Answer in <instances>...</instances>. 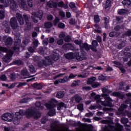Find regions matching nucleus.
<instances>
[{
  "label": "nucleus",
  "instance_id": "obj_1",
  "mask_svg": "<svg viewBox=\"0 0 131 131\" xmlns=\"http://www.w3.org/2000/svg\"><path fill=\"white\" fill-rule=\"evenodd\" d=\"M28 118L34 117V119H38L41 116V113L38 111L35 107H31L28 108L25 112L24 110H20L19 112H16L14 116H16L19 118L22 119L24 116Z\"/></svg>",
  "mask_w": 131,
  "mask_h": 131
},
{
  "label": "nucleus",
  "instance_id": "obj_32",
  "mask_svg": "<svg viewBox=\"0 0 131 131\" xmlns=\"http://www.w3.org/2000/svg\"><path fill=\"white\" fill-rule=\"evenodd\" d=\"M118 36V33L114 31H111L109 34V36L111 38L117 37Z\"/></svg>",
  "mask_w": 131,
  "mask_h": 131
},
{
  "label": "nucleus",
  "instance_id": "obj_55",
  "mask_svg": "<svg viewBox=\"0 0 131 131\" xmlns=\"http://www.w3.org/2000/svg\"><path fill=\"white\" fill-rule=\"evenodd\" d=\"M71 40H72V38H71L70 35H68L64 38V41L66 42H70L71 41Z\"/></svg>",
  "mask_w": 131,
  "mask_h": 131
},
{
  "label": "nucleus",
  "instance_id": "obj_52",
  "mask_svg": "<svg viewBox=\"0 0 131 131\" xmlns=\"http://www.w3.org/2000/svg\"><path fill=\"white\" fill-rule=\"evenodd\" d=\"M29 71L32 73H35V68L33 66H31L29 67Z\"/></svg>",
  "mask_w": 131,
  "mask_h": 131
},
{
  "label": "nucleus",
  "instance_id": "obj_9",
  "mask_svg": "<svg viewBox=\"0 0 131 131\" xmlns=\"http://www.w3.org/2000/svg\"><path fill=\"white\" fill-rule=\"evenodd\" d=\"M16 16L19 25L23 26L25 22L22 15L19 13H17L16 14Z\"/></svg>",
  "mask_w": 131,
  "mask_h": 131
},
{
  "label": "nucleus",
  "instance_id": "obj_33",
  "mask_svg": "<svg viewBox=\"0 0 131 131\" xmlns=\"http://www.w3.org/2000/svg\"><path fill=\"white\" fill-rule=\"evenodd\" d=\"M57 6L59 8H64V9H67L68 6V5H65L63 2L61 1L58 3Z\"/></svg>",
  "mask_w": 131,
  "mask_h": 131
},
{
  "label": "nucleus",
  "instance_id": "obj_46",
  "mask_svg": "<svg viewBox=\"0 0 131 131\" xmlns=\"http://www.w3.org/2000/svg\"><path fill=\"white\" fill-rule=\"evenodd\" d=\"M131 50V46H127L125 47L124 51H123V54L125 55L127 54V52L130 51Z\"/></svg>",
  "mask_w": 131,
  "mask_h": 131
},
{
  "label": "nucleus",
  "instance_id": "obj_48",
  "mask_svg": "<svg viewBox=\"0 0 131 131\" xmlns=\"http://www.w3.org/2000/svg\"><path fill=\"white\" fill-rule=\"evenodd\" d=\"M60 20V18L58 17H56L55 19L53 21L54 26H56L57 24L59 23V21Z\"/></svg>",
  "mask_w": 131,
  "mask_h": 131
},
{
  "label": "nucleus",
  "instance_id": "obj_57",
  "mask_svg": "<svg viewBox=\"0 0 131 131\" xmlns=\"http://www.w3.org/2000/svg\"><path fill=\"white\" fill-rule=\"evenodd\" d=\"M5 17V11L4 10H0V19H4Z\"/></svg>",
  "mask_w": 131,
  "mask_h": 131
},
{
  "label": "nucleus",
  "instance_id": "obj_23",
  "mask_svg": "<svg viewBox=\"0 0 131 131\" xmlns=\"http://www.w3.org/2000/svg\"><path fill=\"white\" fill-rule=\"evenodd\" d=\"M97 78L96 77H93L89 78L87 81L88 84H91V85L94 83L96 80Z\"/></svg>",
  "mask_w": 131,
  "mask_h": 131
},
{
  "label": "nucleus",
  "instance_id": "obj_56",
  "mask_svg": "<svg viewBox=\"0 0 131 131\" xmlns=\"http://www.w3.org/2000/svg\"><path fill=\"white\" fill-rule=\"evenodd\" d=\"M46 59L47 60L49 66H50V65L52 64L53 62H52V60L50 58L49 56H47L46 57Z\"/></svg>",
  "mask_w": 131,
  "mask_h": 131
},
{
  "label": "nucleus",
  "instance_id": "obj_28",
  "mask_svg": "<svg viewBox=\"0 0 131 131\" xmlns=\"http://www.w3.org/2000/svg\"><path fill=\"white\" fill-rule=\"evenodd\" d=\"M111 0H107L106 1L105 6H104V9H110L111 7Z\"/></svg>",
  "mask_w": 131,
  "mask_h": 131
},
{
  "label": "nucleus",
  "instance_id": "obj_36",
  "mask_svg": "<svg viewBox=\"0 0 131 131\" xmlns=\"http://www.w3.org/2000/svg\"><path fill=\"white\" fill-rule=\"evenodd\" d=\"M57 126H58V123L56 121H54L51 124V128L53 130L55 129Z\"/></svg>",
  "mask_w": 131,
  "mask_h": 131
},
{
  "label": "nucleus",
  "instance_id": "obj_62",
  "mask_svg": "<svg viewBox=\"0 0 131 131\" xmlns=\"http://www.w3.org/2000/svg\"><path fill=\"white\" fill-rule=\"evenodd\" d=\"M125 46V44L124 42H122L120 44L118 45V49L119 50L122 49Z\"/></svg>",
  "mask_w": 131,
  "mask_h": 131
},
{
  "label": "nucleus",
  "instance_id": "obj_60",
  "mask_svg": "<svg viewBox=\"0 0 131 131\" xmlns=\"http://www.w3.org/2000/svg\"><path fill=\"white\" fill-rule=\"evenodd\" d=\"M39 53L41 54H45V49L43 47H39Z\"/></svg>",
  "mask_w": 131,
  "mask_h": 131
},
{
  "label": "nucleus",
  "instance_id": "obj_25",
  "mask_svg": "<svg viewBox=\"0 0 131 131\" xmlns=\"http://www.w3.org/2000/svg\"><path fill=\"white\" fill-rule=\"evenodd\" d=\"M44 26L46 29H50L53 27V24L51 21H46L45 23Z\"/></svg>",
  "mask_w": 131,
  "mask_h": 131
},
{
  "label": "nucleus",
  "instance_id": "obj_12",
  "mask_svg": "<svg viewBox=\"0 0 131 131\" xmlns=\"http://www.w3.org/2000/svg\"><path fill=\"white\" fill-rule=\"evenodd\" d=\"M84 56V53L83 52H76L75 53L76 59L78 61H82Z\"/></svg>",
  "mask_w": 131,
  "mask_h": 131
},
{
  "label": "nucleus",
  "instance_id": "obj_64",
  "mask_svg": "<svg viewBox=\"0 0 131 131\" xmlns=\"http://www.w3.org/2000/svg\"><path fill=\"white\" fill-rule=\"evenodd\" d=\"M7 79V76L5 74L2 75L0 77V79H1L3 81H6Z\"/></svg>",
  "mask_w": 131,
  "mask_h": 131
},
{
  "label": "nucleus",
  "instance_id": "obj_29",
  "mask_svg": "<svg viewBox=\"0 0 131 131\" xmlns=\"http://www.w3.org/2000/svg\"><path fill=\"white\" fill-rule=\"evenodd\" d=\"M56 114V110L54 108L49 110V111L48 113L49 116H50V117H52V116H53L54 115H55Z\"/></svg>",
  "mask_w": 131,
  "mask_h": 131
},
{
  "label": "nucleus",
  "instance_id": "obj_14",
  "mask_svg": "<svg viewBox=\"0 0 131 131\" xmlns=\"http://www.w3.org/2000/svg\"><path fill=\"white\" fill-rule=\"evenodd\" d=\"M112 96L117 97L120 99H123L125 97L124 94H122L121 93L118 92H115L112 93Z\"/></svg>",
  "mask_w": 131,
  "mask_h": 131
},
{
  "label": "nucleus",
  "instance_id": "obj_44",
  "mask_svg": "<svg viewBox=\"0 0 131 131\" xmlns=\"http://www.w3.org/2000/svg\"><path fill=\"white\" fill-rule=\"evenodd\" d=\"M52 59L54 61L58 60L59 59V54H58V53H55V54H53V55L52 56Z\"/></svg>",
  "mask_w": 131,
  "mask_h": 131
},
{
  "label": "nucleus",
  "instance_id": "obj_35",
  "mask_svg": "<svg viewBox=\"0 0 131 131\" xmlns=\"http://www.w3.org/2000/svg\"><path fill=\"white\" fill-rule=\"evenodd\" d=\"M13 64L17 65V66L24 64V62L21 60H15V61H13Z\"/></svg>",
  "mask_w": 131,
  "mask_h": 131
},
{
  "label": "nucleus",
  "instance_id": "obj_63",
  "mask_svg": "<svg viewBox=\"0 0 131 131\" xmlns=\"http://www.w3.org/2000/svg\"><path fill=\"white\" fill-rule=\"evenodd\" d=\"M69 6L70 7V8L72 9H75L76 8L75 3L73 2L70 3V4L69 5Z\"/></svg>",
  "mask_w": 131,
  "mask_h": 131
},
{
  "label": "nucleus",
  "instance_id": "obj_41",
  "mask_svg": "<svg viewBox=\"0 0 131 131\" xmlns=\"http://www.w3.org/2000/svg\"><path fill=\"white\" fill-rule=\"evenodd\" d=\"M77 108L79 111L82 112L84 110V105L82 103H80L77 105Z\"/></svg>",
  "mask_w": 131,
  "mask_h": 131
},
{
  "label": "nucleus",
  "instance_id": "obj_38",
  "mask_svg": "<svg viewBox=\"0 0 131 131\" xmlns=\"http://www.w3.org/2000/svg\"><path fill=\"white\" fill-rule=\"evenodd\" d=\"M91 85L93 89H97V88H99V86H101V83L98 82H95Z\"/></svg>",
  "mask_w": 131,
  "mask_h": 131
},
{
  "label": "nucleus",
  "instance_id": "obj_26",
  "mask_svg": "<svg viewBox=\"0 0 131 131\" xmlns=\"http://www.w3.org/2000/svg\"><path fill=\"white\" fill-rule=\"evenodd\" d=\"M128 12V10L127 9H119L118 10V13L119 15H124Z\"/></svg>",
  "mask_w": 131,
  "mask_h": 131
},
{
  "label": "nucleus",
  "instance_id": "obj_22",
  "mask_svg": "<svg viewBox=\"0 0 131 131\" xmlns=\"http://www.w3.org/2000/svg\"><path fill=\"white\" fill-rule=\"evenodd\" d=\"M35 106L39 110H43L44 107L41 105V102L40 101H36L35 104Z\"/></svg>",
  "mask_w": 131,
  "mask_h": 131
},
{
  "label": "nucleus",
  "instance_id": "obj_6",
  "mask_svg": "<svg viewBox=\"0 0 131 131\" xmlns=\"http://www.w3.org/2000/svg\"><path fill=\"white\" fill-rule=\"evenodd\" d=\"M3 42L5 43V46H11L13 43V39L11 37H7V35L4 36L3 38Z\"/></svg>",
  "mask_w": 131,
  "mask_h": 131
},
{
  "label": "nucleus",
  "instance_id": "obj_17",
  "mask_svg": "<svg viewBox=\"0 0 131 131\" xmlns=\"http://www.w3.org/2000/svg\"><path fill=\"white\" fill-rule=\"evenodd\" d=\"M122 36L123 38H125L127 37L131 36V29H128L126 31L122 33Z\"/></svg>",
  "mask_w": 131,
  "mask_h": 131
},
{
  "label": "nucleus",
  "instance_id": "obj_20",
  "mask_svg": "<svg viewBox=\"0 0 131 131\" xmlns=\"http://www.w3.org/2000/svg\"><path fill=\"white\" fill-rule=\"evenodd\" d=\"M65 94H66V93L63 91H58L56 94V97L58 99H61L63 98Z\"/></svg>",
  "mask_w": 131,
  "mask_h": 131
},
{
  "label": "nucleus",
  "instance_id": "obj_40",
  "mask_svg": "<svg viewBox=\"0 0 131 131\" xmlns=\"http://www.w3.org/2000/svg\"><path fill=\"white\" fill-rule=\"evenodd\" d=\"M100 20V16L99 15H96L94 17V21L95 23H99Z\"/></svg>",
  "mask_w": 131,
  "mask_h": 131
},
{
  "label": "nucleus",
  "instance_id": "obj_10",
  "mask_svg": "<svg viewBox=\"0 0 131 131\" xmlns=\"http://www.w3.org/2000/svg\"><path fill=\"white\" fill-rule=\"evenodd\" d=\"M18 2L20 3L19 5L20 8H22L23 10L26 11L29 10V8L26 4L25 0H18Z\"/></svg>",
  "mask_w": 131,
  "mask_h": 131
},
{
  "label": "nucleus",
  "instance_id": "obj_16",
  "mask_svg": "<svg viewBox=\"0 0 131 131\" xmlns=\"http://www.w3.org/2000/svg\"><path fill=\"white\" fill-rule=\"evenodd\" d=\"M47 6L50 8H57V3H54L52 1H50L47 3Z\"/></svg>",
  "mask_w": 131,
  "mask_h": 131
},
{
  "label": "nucleus",
  "instance_id": "obj_49",
  "mask_svg": "<svg viewBox=\"0 0 131 131\" xmlns=\"http://www.w3.org/2000/svg\"><path fill=\"white\" fill-rule=\"evenodd\" d=\"M9 77H10L11 80H15L16 78V74L14 72L11 73L10 75H9Z\"/></svg>",
  "mask_w": 131,
  "mask_h": 131
},
{
  "label": "nucleus",
  "instance_id": "obj_18",
  "mask_svg": "<svg viewBox=\"0 0 131 131\" xmlns=\"http://www.w3.org/2000/svg\"><path fill=\"white\" fill-rule=\"evenodd\" d=\"M64 57L68 60H72L74 59V53L73 52H69V53L64 54Z\"/></svg>",
  "mask_w": 131,
  "mask_h": 131
},
{
  "label": "nucleus",
  "instance_id": "obj_58",
  "mask_svg": "<svg viewBox=\"0 0 131 131\" xmlns=\"http://www.w3.org/2000/svg\"><path fill=\"white\" fill-rule=\"evenodd\" d=\"M28 5L29 7H33L34 6L33 0H28Z\"/></svg>",
  "mask_w": 131,
  "mask_h": 131
},
{
  "label": "nucleus",
  "instance_id": "obj_15",
  "mask_svg": "<svg viewBox=\"0 0 131 131\" xmlns=\"http://www.w3.org/2000/svg\"><path fill=\"white\" fill-rule=\"evenodd\" d=\"M80 49L81 50H85L86 51H90V45H89L87 42L82 43Z\"/></svg>",
  "mask_w": 131,
  "mask_h": 131
},
{
  "label": "nucleus",
  "instance_id": "obj_4",
  "mask_svg": "<svg viewBox=\"0 0 131 131\" xmlns=\"http://www.w3.org/2000/svg\"><path fill=\"white\" fill-rule=\"evenodd\" d=\"M14 118L13 115L10 113H4L2 117V119L6 122H11L13 121Z\"/></svg>",
  "mask_w": 131,
  "mask_h": 131
},
{
  "label": "nucleus",
  "instance_id": "obj_19",
  "mask_svg": "<svg viewBox=\"0 0 131 131\" xmlns=\"http://www.w3.org/2000/svg\"><path fill=\"white\" fill-rule=\"evenodd\" d=\"M20 119L21 118H19V117H18L17 116H15V117L13 119V124L18 125L20 123Z\"/></svg>",
  "mask_w": 131,
  "mask_h": 131
},
{
  "label": "nucleus",
  "instance_id": "obj_13",
  "mask_svg": "<svg viewBox=\"0 0 131 131\" xmlns=\"http://www.w3.org/2000/svg\"><path fill=\"white\" fill-rule=\"evenodd\" d=\"M12 55L10 54V53H7L6 55H4V57H3V60L5 63H9L11 61V58Z\"/></svg>",
  "mask_w": 131,
  "mask_h": 131
},
{
  "label": "nucleus",
  "instance_id": "obj_43",
  "mask_svg": "<svg viewBox=\"0 0 131 131\" xmlns=\"http://www.w3.org/2000/svg\"><path fill=\"white\" fill-rule=\"evenodd\" d=\"M101 107V105H99V106L91 105L89 107V110H96L97 108H100Z\"/></svg>",
  "mask_w": 131,
  "mask_h": 131
},
{
  "label": "nucleus",
  "instance_id": "obj_39",
  "mask_svg": "<svg viewBox=\"0 0 131 131\" xmlns=\"http://www.w3.org/2000/svg\"><path fill=\"white\" fill-rule=\"evenodd\" d=\"M17 83H18V85L16 86V88H17V89H19V88H22V86H25V85H27V83L25 82H17Z\"/></svg>",
  "mask_w": 131,
  "mask_h": 131
},
{
  "label": "nucleus",
  "instance_id": "obj_11",
  "mask_svg": "<svg viewBox=\"0 0 131 131\" xmlns=\"http://www.w3.org/2000/svg\"><path fill=\"white\" fill-rule=\"evenodd\" d=\"M23 19L25 20V23L27 26V28H30V27H32V24L30 22L29 17L27 15L24 14Z\"/></svg>",
  "mask_w": 131,
  "mask_h": 131
},
{
  "label": "nucleus",
  "instance_id": "obj_50",
  "mask_svg": "<svg viewBox=\"0 0 131 131\" xmlns=\"http://www.w3.org/2000/svg\"><path fill=\"white\" fill-rule=\"evenodd\" d=\"M80 81L79 80H77L75 81H74L73 83H72V86L74 87V86H77V85H79V82Z\"/></svg>",
  "mask_w": 131,
  "mask_h": 131
},
{
  "label": "nucleus",
  "instance_id": "obj_47",
  "mask_svg": "<svg viewBox=\"0 0 131 131\" xmlns=\"http://www.w3.org/2000/svg\"><path fill=\"white\" fill-rule=\"evenodd\" d=\"M21 74L23 76H28L29 74L28 70H21Z\"/></svg>",
  "mask_w": 131,
  "mask_h": 131
},
{
  "label": "nucleus",
  "instance_id": "obj_37",
  "mask_svg": "<svg viewBox=\"0 0 131 131\" xmlns=\"http://www.w3.org/2000/svg\"><path fill=\"white\" fill-rule=\"evenodd\" d=\"M74 42L75 45L79 46V47L80 48L83 43V41L75 39L74 40Z\"/></svg>",
  "mask_w": 131,
  "mask_h": 131
},
{
  "label": "nucleus",
  "instance_id": "obj_24",
  "mask_svg": "<svg viewBox=\"0 0 131 131\" xmlns=\"http://www.w3.org/2000/svg\"><path fill=\"white\" fill-rule=\"evenodd\" d=\"M73 98L75 99V101L77 103H79L82 100V97L78 95L74 96Z\"/></svg>",
  "mask_w": 131,
  "mask_h": 131
},
{
  "label": "nucleus",
  "instance_id": "obj_27",
  "mask_svg": "<svg viewBox=\"0 0 131 131\" xmlns=\"http://www.w3.org/2000/svg\"><path fill=\"white\" fill-rule=\"evenodd\" d=\"M125 56L123 58L124 62H127L129 60V58H131V53L130 52H128V53H126L124 54Z\"/></svg>",
  "mask_w": 131,
  "mask_h": 131
},
{
  "label": "nucleus",
  "instance_id": "obj_53",
  "mask_svg": "<svg viewBox=\"0 0 131 131\" xmlns=\"http://www.w3.org/2000/svg\"><path fill=\"white\" fill-rule=\"evenodd\" d=\"M58 27L59 29H64L66 27V25L63 23H60L58 25Z\"/></svg>",
  "mask_w": 131,
  "mask_h": 131
},
{
  "label": "nucleus",
  "instance_id": "obj_45",
  "mask_svg": "<svg viewBox=\"0 0 131 131\" xmlns=\"http://www.w3.org/2000/svg\"><path fill=\"white\" fill-rule=\"evenodd\" d=\"M121 122L123 124H126L128 122V119L127 118H122Z\"/></svg>",
  "mask_w": 131,
  "mask_h": 131
},
{
  "label": "nucleus",
  "instance_id": "obj_61",
  "mask_svg": "<svg viewBox=\"0 0 131 131\" xmlns=\"http://www.w3.org/2000/svg\"><path fill=\"white\" fill-rule=\"evenodd\" d=\"M92 45L93 46L97 47L99 46V43H98V41L96 40H93L92 42Z\"/></svg>",
  "mask_w": 131,
  "mask_h": 131
},
{
  "label": "nucleus",
  "instance_id": "obj_2",
  "mask_svg": "<svg viewBox=\"0 0 131 131\" xmlns=\"http://www.w3.org/2000/svg\"><path fill=\"white\" fill-rule=\"evenodd\" d=\"M57 103L58 101L53 98L51 99V100L49 101L48 103H45V106L48 110H50L55 108Z\"/></svg>",
  "mask_w": 131,
  "mask_h": 131
},
{
  "label": "nucleus",
  "instance_id": "obj_51",
  "mask_svg": "<svg viewBox=\"0 0 131 131\" xmlns=\"http://www.w3.org/2000/svg\"><path fill=\"white\" fill-rule=\"evenodd\" d=\"M90 50H91L94 52H97L98 51V50H97V47L92 45H90Z\"/></svg>",
  "mask_w": 131,
  "mask_h": 131
},
{
  "label": "nucleus",
  "instance_id": "obj_34",
  "mask_svg": "<svg viewBox=\"0 0 131 131\" xmlns=\"http://www.w3.org/2000/svg\"><path fill=\"white\" fill-rule=\"evenodd\" d=\"M33 87H34L35 89H37V90H41L42 86L40 83H34L33 84Z\"/></svg>",
  "mask_w": 131,
  "mask_h": 131
},
{
  "label": "nucleus",
  "instance_id": "obj_8",
  "mask_svg": "<svg viewBox=\"0 0 131 131\" xmlns=\"http://www.w3.org/2000/svg\"><path fill=\"white\" fill-rule=\"evenodd\" d=\"M78 78H80L83 77L82 75H77L75 74H73V73H71L70 74V76H66L65 77H64L62 80H61V82H66L67 81L70 80V79H73L74 78H75L76 77H77Z\"/></svg>",
  "mask_w": 131,
  "mask_h": 131
},
{
  "label": "nucleus",
  "instance_id": "obj_31",
  "mask_svg": "<svg viewBox=\"0 0 131 131\" xmlns=\"http://www.w3.org/2000/svg\"><path fill=\"white\" fill-rule=\"evenodd\" d=\"M113 63L115 64L114 66L115 67L119 68V69H121L123 66L122 63L117 61H114L113 62Z\"/></svg>",
  "mask_w": 131,
  "mask_h": 131
},
{
  "label": "nucleus",
  "instance_id": "obj_3",
  "mask_svg": "<svg viewBox=\"0 0 131 131\" xmlns=\"http://www.w3.org/2000/svg\"><path fill=\"white\" fill-rule=\"evenodd\" d=\"M112 102V99L108 95H106L105 97V100L102 102V105L105 107H111L113 106Z\"/></svg>",
  "mask_w": 131,
  "mask_h": 131
},
{
  "label": "nucleus",
  "instance_id": "obj_54",
  "mask_svg": "<svg viewBox=\"0 0 131 131\" xmlns=\"http://www.w3.org/2000/svg\"><path fill=\"white\" fill-rule=\"evenodd\" d=\"M29 98H24L20 100V103H26L28 102Z\"/></svg>",
  "mask_w": 131,
  "mask_h": 131
},
{
  "label": "nucleus",
  "instance_id": "obj_21",
  "mask_svg": "<svg viewBox=\"0 0 131 131\" xmlns=\"http://www.w3.org/2000/svg\"><path fill=\"white\" fill-rule=\"evenodd\" d=\"M43 15V12L42 11H39L36 14H35V18H38L39 20H41Z\"/></svg>",
  "mask_w": 131,
  "mask_h": 131
},
{
  "label": "nucleus",
  "instance_id": "obj_42",
  "mask_svg": "<svg viewBox=\"0 0 131 131\" xmlns=\"http://www.w3.org/2000/svg\"><path fill=\"white\" fill-rule=\"evenodd\" d=\"M0 51L4 53L9 52V49L6 47H0Z\"/></svg>",
  "mask_w": 131,
  "mask_h": 131
},
{
  "label": "nucleus",
  "instance_id": "obj_7",
  "mask_svg": "<svg viewBox=\"0 0 131 131\" xmlns=\"http://www.w3.org/2000/svg\"><path fill=\"white\" fill-rule=\"evenodd\" d=\"M10 26L13 30H16L18 27V23L16 17H12L10 19Z\"/></svg>",
  "mask_w": 131,
  "mask_h": 131
},
{
  "label": "nucleus",
  "instance_id": "obj_5",
  "mask_svg": "<svg viewBox=\"0 0 131 131\" xmlns=\"http://www.w3.org/2000/svg\"><path fill=\"white\" fill-rule=\"evenodd\" d=\"M5 3H6V5L10 7V9L13 10H16L17 5L16 2L14 0H7L5 1Z\"/></svg>",
  "mask_w": 131,
  "mask_h": 131
},
{
  "label": "nucleus",
  "instance_id": "obj_30",
  "mask_svg": "<svg viewBox=\"0 0 131 131\" xmlns=\"http://www.w3.org/2000/svg\"><path fill=\"white\" fill-rule=\"evenodd\" d=\"M122 4L124 6L128 7L131 5V1L130 0H123L122 2Z\"/></svg>",
  "mask_w": 131,
  "mask_h": 131
},
{
  "label": "nucleus",
  "instance_id": "obj_59",
  "mask_svg": "<svg viewBox=\"0 0 131 131\" xmlns=\"http://www.w3.org/2000/svg\"><path fill=\"white\" fill-rule=\"evenodd\" d=\"M121 29V27L119 25H117L116 26L114 27V30L116 32L120 31V30Z\"/></svg>",
  "mask_w": 131,
  "mask_h": 131
}]
</instances>
